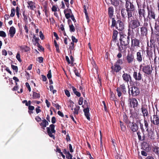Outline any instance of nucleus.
Listing matches in <instances>:
<instances>
[{"instance_id": "nucleus-1", "label": "nucleus", "mask_w": 159, "mask_h": 159, "mask_svg": "<svg viewBox=\"0 0 159 159\" xmlns=\"http://www.w3.org/2000/svg\"><path fill=\"white\" fill-rule=\"evenodd\" d=\"M125 7L127 12L128 20H129L131 19L132 17H133L132 12L135 10V7L133 3L131 2L125 4Z\"/></svg>"}, {"instance_id": "nucleus-2", "label": "nucleus", "mask_w": 159, "mask_h": 159, "mask_svg": "<svg viewBox=\"0 0 159 159\" xmlns=\"http://www.w3.org/2000/svg\"><path fill=\"white\" fill-rule=\"evenodd\" d=\"M131 45L130 50L132 52H136L137 49L140 47L139 40L135 38H131Z\"/></svg>"}, {"instance_id": "nucleus-3", "label": "nucleus", "mask_w": 159, "mask_h": 159, "mask_svg": "<svg viewBox=\"0 0 159 159\" xmlns=\"http://www.w3.org/2000/svg\"><path fill=\"white\" fill-rule=\"evenodd\" d=\"M129 35L130 34L129 32L128 35L125 34H121L120 39V43L123 44L128 45L129 42Z\"/></svg>"}, {"instance_id": "nucleus-4", "label": "nucleus", "mask_w": 159, "mask_h": 159, "mask_svg": "<svg viewBox=\"0 0 159 159\" xmlns=\"http://www.w3.org/2000/svg\"><path fill=\"white\" fill-rule=\"evenodd\" d=\"M132 18H131V19H130L129 20H128L130 21L129 22V27L132 29H134L140 25V23L138 19L132 20Z\"/></svg>"}, {"instance_id": "nucleus-5", "label": "nucleus", "mask_w": 159, "mask_h": 159, "mask_svg": "<svg viewBox=\"0 0 159 159\" xmlns=\"http://www.w3.org/2000/svg\"><path fill=\"white\" fill-rule=\"evenodd\" d=\"M84 105H83L82 106V107L84 108L83 111L84 112L85 116L87 119L88 120H90V118L89 117V108L88 107V102L86 100H84Z\"/></svg>"}, {"instance_id": "nucleus-6", "label": "nucleus", "mask_w": 159, "mask_h": 159, "mask_svg": "<svg viewBox=\"0 0 159 159\" xmlns=\"http://www.w3.org/2000/svg\"><path fill=\"white\" fill-rule=\"evenodd\" d=\"M130 92H131V95L133 96L138 95L140 92L139 89L135 86H133L129 88V95H130Z\"/></svg>"}, {"instance_id": "nucleus-7", "label": "nucleus", "mask_w": 159, "mask_h": 159, "mask_svg": "<svg viewBox=\"0 0 159 159\" xmlns=\"http://www.w3.org/2000/svg\"><path fill=\"white\" fill-rule=\"evenodd\" d=\"M148 12V16H147V19H153L155 18V14L154 11L152 8H150L148 6H147V7Z\"/></svg>"}, {"instance_id": "nucleus-8", "label": "nucleus", "mask_w": 159, "mask_h": 159, "mask_svg": "<svg viewBox=\"0 0 159 159\" xmlns=\"http://www.w3.org/2000/svg\"><path fill=\"white\" fill-rule=\"evenodd\" d=\"M128 126L130 130L133 132L137 131L139 129L138 125L134 122H131L129 121V123Z\"/></svg>"}, {"instance_id": "nucleus-9", "label": "nucleus", "mask_w": 159, "mask_h": 159, "mask_svg": "<svg viewBox=\"0 0 159 159\" xmlns=\"http://www.w3.org/2000/svg\"><path fill=\"white\" fill-rule=\"evenodd\" d=\"M151 121L154 125H159V117L156 114L153 116L152 117H151Z\"/></svg>"}, {"instance_id": "nucleus-10", "label": "nucleus", "mask_w": 159, "mask_h": 159, "mask_svg": "<svg viewBox=\"0 0 159 159\" xmlns=\"http://www.w3.org/2000/svg\"><path fill=\"white\" fill-rule=\"evenodd\" d=\"M138 13L139 16H143V17L144 23V25H148L147 22H148V19L145 18V11L143 9H139L138 10Z\"/></svg>"}, {"instance_id": "nucleus-11", "label": "nucleus", "mask_w": 159, "mask_h": 159, "mask_svg": "<svg viewBox=\"0 0 159 159\" xmlns=\"http://www.w3.org/2000/svg\"><path fill=\"white\" fill-rule=\"evenodd\" d=\"M50 127H47L48 133L50 137L53 138L54 136L52 134V133H55V131L54 130L55 125L53 124H51L50 125Z\"/></svg>"}, {"instance_id": "nucleus-12", "label": "nucleus", "mask_w": 159, "mask_h": 159, "mask_svg": "<svg viewBox=\"0 0 159 159\" xmlns=\"http://www.w3.org/2000/svg\"><path fill=\"white\" fill-rule=\"evenodd\" d=\"M153 69L152 67H151L150 66L147 65L143 66L142 71L145 74L148 75L151 74L152 72Z\"/></svg>"}, {"instance_id": "nucleus-13", "label": "nucleus", "mask_w": 159, "mask_h": 159, "mask_svg": "<svg viewBox=\"0 0 159 159\" xmlns=\"http://www.w3.org/2000/svg\"><path fill=\"white\" fill-rule=\"evenodd\" d=\"M116 28L120 31H122L124 29L123 23L121 21L118 20L116 22Z\"/></svg>"}, {"instance_id": "nucleus-14", "label": "nucleus", "mask_w": 159, "mask_h": 159, "mask_svg": "<svg viewBox=\"0 0 159 159\" xmlns=\"http://www.w3.org/2000/svg\"><path fill=\"white\" fill-rule=\"evenodd\" d=\"M129 102H130V106L132 107V106L134 108L137 107L138 105V102L137 100L135 98L129 99Z\"/></svg>"}, {"instance_id": "nucleus-15", "label": "nucleus", "mask_w": 159, "mask_h": 159, "mask_svg": "<svg viewBox=\"0 0 159 159\" xmlns=\"http://www.w3.org/2000/svg\"><path fill=\"white\" fill-rule=\"evenodd\" d=\"M126 60L128 63H132L134 60V55L131 53H128L126 56Z\"/></svg>"}, {"instance_id": "nucleus-16", "label": "nucleus", "mask_w": 159, "mask_h": 159, "mask_svg": "<svg viewBox=\"0 0 159 159\" xmlns=\"http://www.w3.org/2000/svg\"><path fill=\"white\" fill-rule=\"evenodd\" d=\"M133 77L136 80H140L142 78V75L139 72L137 73V72L134 71L133 74Z\"/></svg>"}, {"instance_id": "nucleus-17", "label": "nucleus", "mask_w": 159, "mask_h": 159, "mask_svg": "<svg viewBox=\"0 0 159 159\" xmlns=\"http://www.w3.org/2000/svg\"><path fill=\"white\" fill-rule=\"evenodd\" d=\"M148 136L151 140H154L155 139V133L153 131L151 130H148Z\"/></svg>"}, {"instance_id": "nucleus-18", "label": "nucleus", "mask_w": 159, "mask_h": 159, "mask_svg": "<svg viewBox=\"0 0 159 159\" xmlns=\"http://www.w3.org/2000/svg\"><path fill=\"white\" fill-rule=\"evenodd\" d=\"M122 78L124 80L128 82L131 80V77L127 73H124L122 75Z\"/></svg>"}, {"instance_id": "nucleus-19", "label": "nucleus", "mask_w": 159, "mask_h": 159, "mask_svg": "<svg viewBox=\"0 0 159 159\" xmlns=\"http://www.w3.org/2000/svg\"><path fill=\"white\" fill-rule=\"evenodd\" d=\"M127 45L123 44L120 43V45L118 47L119 50L121 52H124L126 50V46Z\"/></svg>"}, {"instance_id": "nucleus-20", "label": "nucleus", "mask_w": 159, "mask_h": 159, "mask_svg": "<svg viewBox=\"0 0 159 159\" xmlns=\"http://www.w3.org/2000/svg\"><path fill=\"white\" fill-rule=\"evenodd\" d=\"M143 54L139 52H138L136 54L137 60L139 62H141L142 61V56Z\"/></svg>"}, {"instance_id": "nucleus-21", "label": "nucleus", "mask_w": 159, "mask_h": 159, "mask_svg": "<svg viewBox=\"0 0 159 159\" xmlns=\"http://www.w3.org/2000/svg\"><path fill=\"white\" fill-rule=\"evenodd\" d=\"M141 35L144 36L147 34V30L146 28L143 27L141 28Z\"/></svg>"}, {"instance_id": "nucleus-22", "label": "nucleus", "mask_w": 159, "mask_h": 159, "mask_svg": "<svg viewBox=\"0 0 159 159\" xmlns=\"http://www.w3.org/2000/svg\"><path fill=\"white\" fill-rule=\"evenodd\" d=\"M141 110L143 116L144 118H145V116H148V112L147 109L144 107H142Z\"/></svg>"}, {"instance_id": "nucleus-23", "label": "nucleus", "mask_w": 159, "mask_h": 159, "mask_svg": "<svg viewBox=\"0 0 159 159\" xmlns=\"http://www.w3.org/2000/svg\"><path fill=\"white\" fill-rule=\"evenodd\" d=\"M108 15L111 18H112L113 15L114 9L113 7H110L108 8Z\"/></svg>"}, {"instance_id": "nucleus-24", "label": "nucleus", "mask_w": 159, "mask_h": 159, "mask_svg": "<svg viewBox=\"0 0 159 159\" xmlns=\"http://www.w3.org/2000/svg\"><path fill=\"white\" fill-rule=\"evenodd\" d=\"M39 124L41 126L45 128L46 127L47 125H48V123L46 120L44 119L42 120V122L40 123Z\"/></svg>"}, {"instance_id": "nucleus-25", "label": "nucleus", "mask_w": 159, "mask_h": 159, "mask_svg": "<svg viewBox=\"0 0 159 159\" xmlns=\"http://www.w3.org/2000/svg\"><path fill=\"white\" fill-rule=\"evenodd\" d=\"M127 12L126 10L125 9H122L121 10V15L124 18H126L128 17L127 14H126Z\"/></svg>"}, {"instance_id": "nucleus-26", "label": "nucleus", "mask_w": 159, "mask_h": 159, "mask_svg": "<svg viewBox=\"0 0 159 159\" xmlns=\"http://www.w3.org/2000/svg\"><path fill=\"white\" fill-rule=\"evenodd\" d=\"M118 32L116 30H114L113 31V34L112 36L113 38V42H116V40L117 38V34H118Z\"/></svg>"}, {"instance_id": "nucleus-27", "label": "nucleus", "mask_w": 159, "mask_h": 159, "mask_svg": "<svg viewBox=\"0 0 159 159\" xmlns=\"http://www.w3.org/2000/svg\"><path fill=\"white\" fill-rule=\"evenodd\" d=\"M120 89L122 91L123 93L125 94L126 93V90L125 84H123L121 85L120 87Z\"/></svg>"}, {"instance_id": "nucleus-28", "label": "nucleus", "mask_w": 159, "mask_h": 159, "mask_svg": "<svg viewBox=\"0 0 159 159\" xmlns=\"http://www.w3.org/2000/svg\"><path fill=\"white\" fill-rule=\"evenodd\" d=\"M120 66L116 64L115 65L114 70L116 72H118L121 69Z\"/></svg>"}, {"instance_id": "nucleus-29", "label": "nucleus", "mask_w": 159, "mask_h": 159, "mask_svg": "<svg viewBox=\"0 0 159 159\" xmlns=\"http://www.w3.org/2000/svg\"><path fill=\"white\" fill-rule=\"evenodd\" d=\"M27 3L29 5L28 7H30V9L33 10L35 8V7L34 6L33 2L32 1L28 2Z\"/></svg>"}, {"instance_id": "nucleus-30", "label": "nucleus", "mask_w": 159, "mask_h": 159, "mask_svg": "<svg viewBox=\"0 0 159 159\" xmlns=\"http://www.w3.org/2000/svg\"><path fill=\"white\" fill-rule=\"evenodd\" d=\"M16 29L13 26L11 27V37H13L15 34Z\"/></svg>"}, {"instance_id": "nucleus-31", "label": "nucleus", "mask_w": 159, "mask_h": 159, "mask_svg": "<svg viewBox=\"0 0 159 159\" xmlns=\"http://www.w3.org/2000/svg\"><path fill=\"white\" fill-rule=\"evenodd\" d=\"M144 121L145 129H146L147 131H148V130H149V125L148 122L147 120L145 119V118H144Z\"/></svg>"}, {"instance_id": "nucleus-32", "label": "nucleus", "mask_w": 159, "mask_h": 159, "mask_svg": "<svg viewBox=\"0 0 159 159\" xmlns=\"http://www.w3.org/2000/svg\"><path fill=\"white\" fill-rule=\"evenodd\" d=\"M111 3L115 6H117L119 4V0H111Z\"/></svg>"}, {"instance_id": "nucleus-33", "label": "nucleus", "mask_w": 159, "mask_h": 159, "mask_svg": "<svg viewBox=\"0 0 159 159\" xmlns=\"http://www.w3.org/2000/svg\"><path fill=\"white\" fill-rule=\"evenodd\" d=\"M33 38L34 40H34H32V41L34 43V44L36 45V44H38V42L39 40V38L36 37L35 35H34Z\"/></svg>"}, {"instance_id": "nucleus-34", "label": "nucleus", "mask_w": 159, "mask_h": 159, "mask_svg": "<svg viewBox=\"0 0 159 159\" xmlns=\"http://www.w3.org/2000/svg\"><path fill=\"white\" fill-rule=\"evenodd\" d=\"M80 107L78 106H76L74 108V111H73V113L74 114H78V111L80 110Z\"/></svg>"}, {"instance_id": "nucleus-35", "label": "nucleus", "mask_w": 159, "mask_h": 159, "mask_svg": "<svg viewBox=\"0 0 159 159\" xmlns=\"http://www.w3.org/2000/svg\"><path fill=\"white\" fill-rule=\"evenodd\" d=\"M40 95L39 93H38L35 92H34L33 94V98L34 99H36L40 97Z\"/></svg>"}, {"instance_id": "nucleus-36", "label": "nucleus", "mask_w": 159, "mask_h": 159, "mask_svg": "<svg viewBox=\"0 0 159 159\" xmlns=\"http://www.w3.org/2000/svg\"><path fill=\"white\" fill-rule=\"evenodd\" d=\"M155 28L156 30L155 34L157 36H159V26L155 25Z\"/></svg>"}, {"instance_id": "nucleus-37", "label": "nucleus", "mask_w": 159, "mask_h": 159, "mask_svg": "<svg viewBox=\"0 0 159 159\" xmlns=\"http://www.w3.org/2000/svg\"><path fill=\"white\" fill-rule=\"evenodd\" d=\"M116 91L117 93V95L119 97H120L122 95L121 90L120 88L119 87L117 88Z\"/></svg>"}, {"instance_id": "nucleus-38", "label": "nucleus", "mask_w": 159, "mask_h": 159, "mask_svg": "<svg viewBox=\"0 0 159 159\" xmlns=\"http://www.w3.org/2000/svg\"><path fill=\"white\" fill-rule=\"evenodd\" d=\"M70 31V32H74L75 31V28L73 25H69Z\"/></svg>"}, {"instance_id": "nucleus-39", "label": "nucleus", "mask_w": 159, "mask_h": 159, "mask_svg": "<svg viewBox=\"0 0 159 159\" xmlns=\"http://www.w3.org/2000/svg\"><path fill=\"white\" fill-rule=\"evenodd\" d=\"M112 18V25H111V27H114V26H116V22L114 19V18Z\"/></svg>"}, {"instance_id": "nucleus-40", "label": "nucleus", "mask_w": 159, "mask_h": 159, "mask_svg": "<svg viewBox=\"0 0 159 159\" xmlns=\"http://www.w3.org/2000/svg\"><path fill=\"white\" fill-rule=\"evenodd\" d=\"M139 123L140 125V127L141 131L142 132L144 133L145 131V129H144L143 128V124L141 123L140 120L139 121Z\"/></svg>"}, {"instance_id": "nucleus-41", "label": "nucleus", "mask_w": 159, "mask_h": 159, "mask_svg": "<svg viewBox=\"0 0 159 159\" xmlns=\"http://www.w3.org/2000/svg\"><path fill=\"white\" fill-rule=\"evenodd\" d=\"M11 67L13 70L15 71V72H17L18 70V67L17 66H14L13 65H11Z\"/></svg>"}, {"instance_id": "nucleus-42", "label": "nucleus", "mask_w": 159, "mask_h": 159, "mask_svg": "<svg viewBox=\"0 0 159 159\" xmlns=\"http://www.w3.org/2000/svg\"><path fill=\"white\" fill-rule=\"evenodd\" d=\"M64 14H72L70 9H65L64 11Z\"/></svg>"}, {"instance_id": "nucleus-43", "label": "nucleus", "mask_w": 159, "mask_h": 159, "mask_svg": "<svg viewBox=\"0 0 159 159\" xmlns=\"http://www.w3.org/2000/svg\"><path fill=\"white\" fill-rule=\"evenodd\" d=\"M120 124L122 130L124 131L125 129V126L124 125L123 123L121 121H120Z\"/></svg>"}, {"instance_id": "nucleus-44", "label": "nucleus", "mask_w": 159, "mask_h": 159, "mask_svg": "<svg viewBox=\"0 0 159 159\" xmlns=\"http://www.w3.org/2000/svg\"><path fill=\"white\" fill-rule=\"evenodd\" d=\"M74 48V44L73 42H71L70 46L69 47V49L70 50V52H71V50H73Z\"/></svg>"}, {"instance_id": "nucleus-45", "label": "nucleus", "mask_w": 159, "mask_h": 159, "mask_svg": "<svg viewBox=\"0 0 159 159\" xmlns=\"http://www.w3.org/2000/svg\"><path fill=\"white\" fill-rule=\"evenodd\" d=\"M66 157L68 159H72V156L71 155L69 152L68 151V152H67V155L66 156Z\"/></svg>"}, {"instance_id": "nucleus-46", "label": "nucleus", "mask_w": 159, "mask_h": 159, "mask_svg": "<svg viewBox=\"0 0 159 159\" xmlns=\"http://www.w3.org/2000/svg\"><path fill=\"white\" fill-rule=\"evenodd\" d=\"M6 36L5 33L3 31H0V36L5 37Z\"/></svg>"}, {"instance_id": "nucleus-47", "label": "nucleus", "mask_w": 159, "mask_h": 159, "mask_svg": "<svg viewBox=\"0 0 159 159\" xmlns=\"http://www.w3.org/2000/svg\"><path fill=\"white\" fill-rule=\"evenodd\" d=\"M123 120L126 123H128L129 121L127 120V117L125 115L123 116Z\"/></svg>"}, {"instance_id": "nucleus-48", "label": "nucleus", "mask_w": 159, "mask_h": 159, "mask_svg": "<svg viewBox=\"0 0 159 159\" xmlns=\"http://www.w3.org/2000/svg\"><path fill=\"white\" fill-rule=\"evenodd\" d=\"M15 13V9L13 8L11 10V16L13 17L14 16Z\"/></svg>"}, {"instance_id": "nucleus-49", "label": "nucleus", "mask_w": 159, "mask_h": 159, "mask_svg": "<svg viewBox=\"0 0 159 159\" xmlns=\"http://www.w3.org/2000/svg\"><path fill=\"white\" fill-rule=\"evenodd\" d=\"M16 58L17 60L20 62L21 61V60L20 59V54L19 53H17L16 55Z\"/></svg>"}, {"instance_id": "nucleus-50", "label": "nucleus", "mask_w": 159, "mask_h": 159, "mask_svg": "<svg viewBox=\"0 0 159 159\" xmlns=\"http://www.w3.org/2000/svg\"><path fill=\"white\" fill-rule=\"evenodd\" d=\"M83 99L82 97L79 98L78 103L79 105H82L83 103Z\"/></svg>"}, {"instance_id": "nucleus-51", "label": "nucleus", "mask_w": 159, "mask_h": 159, "mask_svg": "<svg viewBox=\"0 0 159 159\" xmlns=\"http://www.w3.org/2000/svg\"><path fill=\"white\" fill-rule=\"evenodd\" d=\"M47 77L49 79H50L51 78L52 75L51 70L49 71L47 75Z\"/></svg>"}, {"instance_id": "nucleus-52", "label": "nucleus", "mask_w": 159, "mask_h": 159, "mask_svg": "<svg viewBox=\"0 0 159 159\" xmlns=\"http://www.w3.org/2000/svg\"><path fill=\"white\" fill-rule=\"evenodd\" d=\"M71 39L72 41V42H73L74 43V42L77 43L78 41V40L77 39H76L74 36H72Z\"/></svg>"}, {"instance_id": "nucleus-53", "label": "nucleus", "mask_w": 159, "mask_h": 159, "mask_svg": "<svg viewBox=\"0 0 159 159\" xmlns=\"http://www.w3.org/2000/svg\"><path fill=\"white\" fill-rule=\"evenodd\" d=\"M158 148H154V151L157 155H159Z\"/></svg>"}, {"instance_id": "nucleus-54", "label": "nucleus", "mask_w": 159, "mask_h": 159, "mask_svg": "<svg viewBox=\"0 0 159 159\" xmlns=\"http://www.w3.org/2000/svg\"><path fill=\"white\" fill-rule=\"evenodd\" d=\"M123 63V60L122 59H119L116 63V64H121Z\"/></svg>"}, {"instance_id": "nucleus-55", "label": "nucleus", "mask_w": 159, "mask_h": 159, "mask_svg": "<svg viewBox=\"0 0 159 159\" xmlns=\"http://www.w3.org/2000/svg\"><path fill=\"white\" fill-rule=\"evenodd\" d=\"M65 92L66 95L68 97H70V94L69 91L67 90H65Z\"/></svg>"}, {"instance_id": "nucleus-56", "label": "nucleus", "mask_w": 159, "mask_h": 159, "mask_svg": "<svg viewBox=\"0 0 159 159\" xmlns=\"http://www.w3.org/2000/svg\"><path fill=\"white\" fill-rule=\"evenodd\" d=\"M39 36L41 39H44V36L41 31L39 32Z\"/></svg>"}, {"instance_id": "nucleus-57", "label": "nucleus", "mask_w": 159, "mask_h": 159, "mask_svg": "<svg viewBox=\"0 0 159 159\" xmlns=\"http://www.w3.org/2000/svg\"><path fill=\"white\" fill-rule=\"evenodd\" d=\"M137 134L138 136V139L140 140H142V138L141 136L140 135L141 133L139 131L137 132Z\"/></svg>"}, {"instance_id": "nucleus-58", "label": "nucleus", "mask_w": 159, "mask_h": 159, "mask_svg": "<svg viewBox=\"0 0 159 159\" xmlns=\"http://www.w3.org/2000/svg\"><path fill=\"white\" fill-rule=\"evenodd\" d=\"M23 16H24V20L25 22H28L27 16L25 15L24 13H23Z\"/></svg>"}, {"instance_id": "nucleus-59", "label": "nucleus", "mask_w": 159, "mask_h": 159, "mask_svg": "<svg viewBox=\"0 0 159 159\" xmlns=\"http://www.w3.org/2000/svg\"><path fill=\"white\" fill-rule=\"evenodd\" d=\"M66 18L68 19L70 18L72 14H65Z\"/></svg>"}, {"instance_id": "nucleus-60", "label": "nucleus", "mask_w": 159, "mask_h": 159, "mask_svg": "<svg viewBox=\"0 0 159 159\" xmlns=\"http://www.w3.org/2000/svg\"><path fill=\"white\" fill-rule=\"evenodd\" d=\"M35 119L38 122H39L42 121L41 119L39 116H36L35 118Z\"/></svg>"}, {"instance_id": "nucleus-61", "label": "nucleus", "mask_w": 159, "mask_h": 159, "mask_svg": "<svg viewBox=\"0 0 159 159\" xmlns=\"http://www.w3.org/2000/svg\"><path fill=\"white\" fill-rule=\"evenodd\" d=\"M25 85L27 88L28 89L29 91L30 92L31 91V88L29 84L28 83L26 82L25 83Z\"/></svg>"}, {"instance_id": "nucleus-62", "label": "nucleus", "mask_w": 159, "mask_h": 159, "mask_svg": "<svg viewBox=\"0 0 159 159\" xmlns=\"http://www.w3.org/2000/svg\"><path fill=\"white\" fill-rule=\"evenodd\" d=\"M74 72L76 76L78 77L80 76V74L79 73L78 71L77 70H75L74 71Z\"/></svg>"}, {"instance_id": "nucleus-63", "label": "nucleus", "mask_w": 159, "mask_h": 159, "mask_svg": "<svg viewBox=\"0 0 159 159\" xmlns=\"http://www.w3.org/2000/svg\"><path fill=\"white\" fill-rule=\"evenodd\" d=\"M57 7L55 6H53L52 7V11L54 12L57 11Z\"/></svg>"}, {"instance_id": "nucleus-64", "label": "nucleus", "mask_w": 159, "mask_h": 159, "mask_svg": "<svg viewBox=\"0 0 159 159\" xmlns=\"http://www.w3.org/2000/svg\"><path fill=\"white\" fill-rule=\"evenodd\" d=\"M28 108L30 110L32 111L34 109V107L33 106L29 105Z\"/></svg>"}]
</instances>
